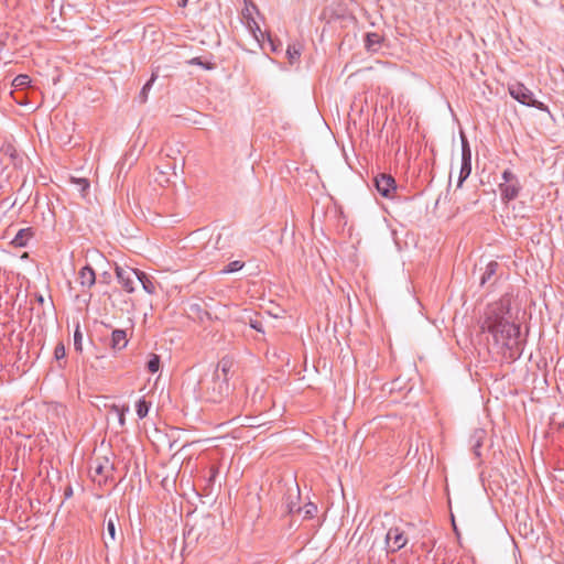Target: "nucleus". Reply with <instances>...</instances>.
I'll use <instances>...</instances> for the list:
<instances>
[{"label":"nucleus","mask_w":564,"mask_h":564,"mask_svg":"<svg viewBox=\"0 0 564 564\" xmlns=\"http://www.w3.org/2000/svg\"><path fill=\"white\" fill-rule=\"evenodd\" d=\"M506 307L500 304L491 307L487 313L481 328L492 335L494 346L508 361L519 359L523 351L520 339V326L511 323L505 315Z\"/></svg>","instance_id":"nucleus-1"},{"label":"nucleus","mask_w":564,"mask_h":564,"mask_svg":"<svg viewBox=\"0 0 564 564\" xmlns=\"http://www.w3.org/2000/svg\"><path fill=\"white\" fill-rule=\"evenodd\" d=\"M509 93L512 98L518 100L520 104L529 107H534L541 111L550 112L547 106L533 96V93L527 88L522 83H516L509 86Z\"/></svg>","instance_id":"nucleus-2"},{"label":"nucleus","mask_w":564,"mask_h":564,"mask_svg":"<svg viewBox=\"0 0 564 564\" xmlns=\"http://www.w3.org/2000/svg\"><path fill=\"white\" fill-rule=\"evenodd\" d=\"M503 182L499 184V189L501 194V199L505 202L512 200L518 197L521 184L510 170H505L502 173Z\"/></svg>","instance_id":"nucleus-3"},{"label":"nucleus","mask_w":564,"mask_h":564,"mask_svg":"<svg viewBox=\"0 0 564 564\" xmlns=\"http://www.w3.org/2000/svg\"><path fill=\"white\" fill-rule=\"evenodd\" d=\"M229 389V383L220 380V375L217 372L206 389V399L209 402L219 403L228 395Z\"/></svg>","instance_id":"nucleus-4"},{"label":"nucleus","mask_w":564,"mask_h":564,"mask_svg":"<svg viewBox=\"0 0 564 564\" xmlns=\"http://www.w3.org/2000/svg\"><path fill=\"white\" fill-rule=\"evenodd\" d=\"M115 467L107 457H97L90 463L89 474L94 481L105 482L112 474Z\"/></svg>","instance_id":"nucleus-5"},{"label":"nucleus","mask_w":564,"mask_h":564,"mask_svg":"<svg viewBox=\"0 0 564 564\" xmlns=\"http://www.w3.org/2000/svg\"><path fill=\"white\" fill-rule=\"evenodd\" d=\"M116 276L122 288L128 292L132 293L134 291V281L138 280L139 270L132 269L129 267H116Z\"/></svg>","instance_id":"nucleus-6"},{"label":"nucleus","mask_w":564,"mask_h":564,"mask_svg":"<svg viewBox=\"0 0 564 564\" xmlns=\"http://www.w3.org/2000/svg\"><path fill=\"white\" fill-rule=\"evenodd\" d=\"M386 543L388 552L395 553L406 545L408 538L400 528L394 527L388 530L386 534Z\"/></svg>","instance_id":"nucleus-7"},{"label":"nucleus","mask_w":564,"mask_h":564,"mask_svg":"<svg viewBox=\"0 0 564 564\" xmlns=\"http://www.w3.org/2000/svg\"><path fill=\"white\" fill-rule=\"evenodd\" d=\"M300 497V487L296 482H294L291 487L288 488V491L284 496L283 507L286 514H293L295 512L302 513V508L297 505Z\"/></svg>","instance_id":"nucleus-8"},{"label":"nucleus","mask_w":564,"mask_h":564,"mask_svg":"<svg viewBox=\"0 0 564 564\" xmlns=\"http://www.w3.org/2000/svg\"><path fill=\"white\" fill-rule=\"evenodd\" d=\"M375 186L383 197H390L397 189L395 180L389 174H379L375 177Z\"/></svg>","instance_id":"nucleus-9"},{"label":"nucleus","mask_w":564,"mask_h":564,"mask_svg":"<svg viewBox=\"0 0 564 564\" xmlns=\"http://www.w3.org/2000/svg\"><path fill=\"white\" fill-rule=\"evenodd\" d=\"M78 279L82 286L91 288L96 283L94 269L87 264L79 270Z\"/></svg>","instance_id":"nucleus-10"},{"label":"nucleus","mask_w":564,"mask_h":564,"mask_svg":"<svg viewBox=\"0 0 564 564\" xmlns=\"http://www.w3.org/2000/svg\"><path fill=\"white\" fill-rule=\"evenodd\" d=\"M128 344L127 333L123 329H115L111 334L110 346L115 350L123 349Z\"/></svg>","instance_id":"nucleus-11"},{"label":"nucleus","mask_w":564,"mask_h":564,"mask_svg":"<svg viewBox=\"0 0 564 564\" xmlns=\"http://www.w3.org/2000/svg\"><path fill=\"white\" fill-rule=\"evenodd\" d=\"M486 438V431L482 429H476L470 436V445L477 457L480 456L479 448L484 444V440Z\"/></svg>","instance_id":"nucleus-12"},{"label":"nucleus","mask_w":564,"mask_h":564,"mask_svg":"<svg viewBox=\"0 0 564 564\" xmlns=\"http://www.w3.org/2000/svg\"><path fill=\"white\" fill-rule=\"evenodd\" d=\"M33 235L32 228H22L12 239V245L20 248L25 247Z\"/></svg>","instance_id":"nucleus-13"},{"label":"nucleus","mask_w":564,"mask_h":564,"mask_svg":"<svg viewBox=\"0 0 564 564\" xmlns=\"http://www.w3.org/2000/svg\"><path fill=\"white\" fill-rule=\"evenodd\" d=\"M499 264L496 261H490L485 269V272L482 273L480 278V285L484 286L487 283L492 284L495 281H492L494 276L497 273Z\"/></svg>","instance_id":"nucleus-14"},{"label":"nucleus","mask_w":564,"mask_h":564,"mask_svg":"<svg viewBox=\"0 0 564 564\" xmlns=\"http://www.w3.org/2000/svg\"><path fill=\"white\" fill-rule=\"evenodd\" d=\"M117 517H110L108 520H107V525H106V531H107V535L104 538V543L106 545V547L109 546L110 543H113L116 541V533H117V530H116V522H117Z\"/></svg>","instance_id":"nucleus-15"},{"label":"nucleus","mask_w":564,"mask_h":564,"mask_svg":"<svg viewBox=\"0 0 564 564\" xmlns=\"http://www.w3.org/2000/svg\"><path fill=\"white\" fill-rule=\"evenodd\" d=\"M232 367V361L229 358H223L214 372V376L218 372L220 375V380H226L228 382V375Z\"/></svg>","instance_id":"nucleus-16"},{"label":"nucleus","mask_w":564,"mask_h":564,"mask_svg":"<svg viewBox=\"0 0 564 564\" xmlns=\"http://www.w3.org/2000/svg\"><path fill=\"white\" fill-rule=\"evenodd\" d=\"M138 281L142 284L143 290L149 294L156 292L155 283L145 272L139 270Z\"/></svg>","instance_id":"nucleus-17"},{"label":"nucleus","mask_w":564,"mask_h":564,"mask_svg":"<svg viewBox=\"0 0 564 564\" xmlns=\"http://www.w3.org/2000/svg\"><path fill=\"white\" fill-rule=\"evenodd\" d=\"M471 173V159H462L459 177L457 187H462L463 183L468 178Z\"/></svg>","instance_id":"nucleus-18"},{"label":"nucleus","mask_w":564,"mask_h":564,"mask_svg":"<svg viewBox=\"0 0 564 564\" xmlns=\"http://www.w3.org/2000/svg\"><path fill=\"white\" fill-rule=\"evenodd\" d=\"M382 37L377 33H367L365 36V46L368 51L377 52Z\"/></svg>","instance_id":"nucleus-19"},{"label":"nucleus","mask_w":564,"mask_h":564,"mask_svg":"<svg viewBox=\"0 0 564 564\" xmlns=\"http://www.w3.org/2000/svg\"><path fill=\"white\" fill-rule=\"evenodd\" d=\"M151 408V402H148L145 399H140L137 402V414L139 419H143L148 415L149 410Z\"/></svg>","instance_id":"nucleus-20"},{"label":"nucleus","mask_w":564,"mask_h":564,"mask_svg":"<svg viewBox=\"0 0 564 564\" xmlns=\"http://www.w3.org/2000/svg\"><path fill=\"white\" fill-rule=\"evenodd\" d=\"M111 410L118 415L120 426L126 424V412H129V406L112 405Z\"/></svg>","instance_id":"nucleus-21"},{"label":"nucleus","mask_w":564,"mask_h":564,"mask_svg":"<svg viewBox=\"0 0 564 564\" xmlns=\"http://www.w3.org/2000/svg\"><path fill=\"white\" fill-rule=\"evenodd\" d=\"M243 265H245L243 262H241L239 260H235V261L229 262L220 272L225 273V274L234 273V272L241 270L243 268Z\"/></svg>","instance_id":"nucleus-22"},{"label":"nucleus","mask_w":564,"mask_h":564,"mask_svg":"<svg viewBox=\"0 0 564 564\" xmlns=\"http://www.w3.org/2000/svg\"><path fill=\"white\" fill-rule=\"evenodd\" d=\"M147 368L150 372L155 373L160 369V357L155 354H151L147 362Z\"/></svg>","instance_id":"nucleus-23"},{"label":"nucleus","mask_w":564,"mask_h":564,"mask_svg":"<svg viewBox=\"0 0 564 564\" xmlns=\"http://www.w3.org/2000/svg\"><path fill=\"white\" fill-rule=\"evenodd\" d=\"M154 80H155V75H152V77L142 87V89L140 91V95H139V98H140L141 102H145L147 101L148 93L151 89Z\"/></svg>","instance_id":"nucleus-24"},{"label":"nucleus","mask_w":564,"mask_h":564,"mask_svg":"<svg viewBox=\"0 0 564 564\" xmlns=\"http://www.w3.org/2000/svg\"><path fill=\"white\" fill-rule=\"evenodd\" d=\"M302 512H303V518L304 519H311L315 516V513L317 512V507L315 503L313 502H308L307 505H305L303 508H302Z\"/></svg>","instance_id":"nucleus-25"},{"label":"nucleus","mask_w":564,"mask_h":564,"mask_svg":"<svg viewBox=\"0 0 564 564\" xmlns=\"http://www.w3.org/2000/svg\"><path fill=\"white\" fill-rule=\"evenodd\" d=\"M286 55L289 57V61L291 63L295 62L296 59L300 58L301 56V52H300V48H297L295 45L291 46L289 45L288 50H286Z\"/></svg>","instance_id":"nucleus-26"},{"label":"nucleus","mask_w":564,"mask_h":564,"mask_svg":"<svg viewBox=\"0 0 564 564\" xmlns=\"http://www.w3.org/2000/svg\"><path fill=\"white\" fill-rule=\"evenodd\" d=\"M191 312L196 313L202 322L205 317L210 319V314L207 311H203L198 304L191 305Z\"/></svg>","instance_id":"nucleus-27"},{"label":"nucleus","mask_w":564,"mask_h":564,"mask_svg":"<svg viewBox=\"0 0 564 564\" xmlns=\"http://www.w3.org/2000/svg\"><path fill=\"white\" fill-rule=\"evenodd\" d=\"M462 159H471L469 143L464 134L462 135Z\"/></svg>","instance_id":"nucleus-28"},{"label":"nucleus","mask_w":564,"mask_h":564,"mask_svg":"<svg viewBox=\"0 0 564 564\" xmlns=\"http://www.w3.org/2000/svg\"><path fill=\"white\" fill-rule=\"evenodd\" d=\"M31 83V79L28 75H19L14 78L13 85L15 87H26Z\"/></svg>","instance_id":"nucleus-29"},{"label":"nucleus","mask_w":564,"mask_h":564,"mask_svg":"<svg viewBox=\"0 0 564 564\" xmlns=\"http://www.w3.org/2000/svg\"><path fill=\"white\" fill-rule=\"evenodd\" d=\"M82 340H83V335H82V332L79 329V326L76 327L75 329V333H74V347L77 351H82Z\"/></svg>","instance_id":"nucleus-30"},{"label":"nucleus","mask_w":564,"mask_h":564,"mask_svg":"<svg viewBox=\"0 0 564 564\" xmlns=\"http://www.w3.org/2000/svg\"><path fill=\"white\" fill-rule=\"evenodd\" d=\"M66 356L65 346L63 343H58L54 349V357L56 360L63 359Z\"/></svg>","instance_id":"nucleus-31"},{"label":"nucleus","mask_w":564,"mask_h":564,"mask_svg":"<svg viewBox=\"0 0 564 564\" xmlns=\"http://www.w3.org/2000/svg\"><path fill=\"white\" fill-rule=\"evenodd\" d=\"M73 182L79 186V192L85 194V192L89 188V182L86 178H73Z\"/></svg>","instance_id":"nucleus-32"},{"label":"nucleus","mask_w":564,"mask_h":564,"mask_svg":"<svg viewBox=\"0 0 564 564\" xmlns=\"http://www.w3.org/2000/svg\"><path fill=\"white\" fill-rule=\"evenodd\" d=\"M188 63H189V64H195V65L203 66V67H204V68H206V69H212V68H214V65H213L212 63H209V62H203V61L200 59V57H194V58H192Z\"/></svg>","instance_id":"nucleus-33"},{"label":"nucleus","mask_w":564,"mask_h":564,"mask_svg":"<svg viewBox=\"0 0 564 564\" xmlns=\"http://www.w3.org/2000/svg\"><path fill=\"white\" fill-rule=\"evenodd\" d=\"M248 26L253 32L254 36L258 39L257 31L262 35V32L260 30V26L257 24V22L251 19V21H248Z\"/></svg>","instance_id":"nucleus-34"},{"label":"nucleus","mask_w":564,"mask_h":564,"mask_svg":"<svg viewBox=\"0 0 564 564\" xmlns=\"http://www.w3.org/2000/svg\"><path fill=\"white\" fill-rule=\"evenodd\" d=\"M249 324H250V326H251L253 329H256V330H258V332H261V333H263V332H264V330H263V327H262V323H261L259 319H257V318H256V319L250 318Z\"/></svg>","instance_id":"nucleus-35"},{"label":"nucleus","mask_w":564,"mask_h":564,"mask_svg":"<svg viewBox=\"0 0 564 564\" xmlns=\"http://www.w3.org/2000/svg\"><path fill=\"white\" fill-rule=\"evenodd\" d=\"M217 473H218V469L216 467H212L210 468L209 481L214 480V478L216 477Z\"/></svg>","instance_id":"nucleus-36"},{"label":"nucleus","mask_w":564,"mask_h":564,"mask_svg":"<svg viewBox=\"0 0 564 564\" xmlns=\"http://www.w3.org/2000/svg\"><path fill=\"white\" fill-rule=\"evenodd\" d=\"M220 239H221V235H218L217 240H216V243H215V247H216L217 249L223 248V247L220 246Z\"/></svg>","instance_id":"nucleus-37"},{"label":"nucleus","mask_w":564,"mask_h":564,"mask_svg":"<svg viewBox=\"0 0 564 564\" xmlns=\"http://www.w3.org/2000/svg\"><path fill=\"white\" fill-rule=\"evenodd\" d=\"M72 494H73V490H72V488H70V487H68V488L65 490V496H66V497H70V496H72Z\"/></svg>","instance_id":"nucleus-38"},{"label":"nucleus","mask_w":564,"mask_h":564,"mask_svg":"<svg viewBox=\"0 0 564 564\" xmlns=\"http://www.w3.org/2000/svg\"><path fill=\"white\" fill-rule=\"evenodd\" d=\"M187 2H188V0H181V1L178 2V6H180V7H186Z\"/></svg>","instance_id":"nucleus-39"},{"label":"nucleus","mask_w":564,"mask_h":564,"mask_svg":"<svg viewBox=\"0 0 564 564\" xmlns=\"http://www.w3.org/2000/svg\"><path fill=\"white\" fill-rule=\"evenodd\" d=\"M270 43H271V46H272V51L275 52L278 48H276V45L273 43V41L271 39H270Z\"/></svg>","instance_id":"nucleus-40"},{"label":"nucleus","mask_w":564,"mask_h":564,"mask_svg":"<svg viewBox=\"0 0 564 564\" xmlns=\"http://www.w3.org/2000/svg\"><path fill=\"white\" fill-rule=\"evenodd\" d=\"M167 169H169L167 166H166V167H164V171H161V173H162V174H167Z\"/></svg>","instance_id":"nucleus-41"},{"label":"nucleus","mask_w":564,"mask_h":564,"mask_svg":"<svg viewBox=\"0 0 564 564\" xmlns=\"http://www.w3.org/2000/svg\"><path fill=\"white\" fill-rule=\"evenodd\" d=\"M167 169H169L167 166H166V167H164V171H161V173H162V174H167Z\"/></svg>","instance_id":"nucleus-42"}]
</instances>
